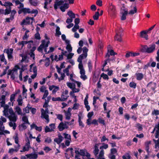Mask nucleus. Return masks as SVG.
Wrapping results in <instances>:
<instances>
[{
  "label": "nucleus",
  "instance_id": "0e129e2a",
  "mask_svg": "<svg viewBox=\"0 0 159 159\" xmlns=\"http://www.w3.org/2000/svg\"><path fill=\"white\" fill-rule=\"evenodd\" d=\"M49 126L51 129L53 131H54V129H55V124L54 123L51 124L49 125Z\"/></svg>",
  "mask_w": 159,
  "mask_h": 159
},
{
  "label": "nucleus",
  "instance_id": "58836bf2",
  "mask_svg": "<svg viewBox=\"0 0 159 159\" xmlns=\"http://www.w3.org/2000/svg\"><path fill=\"white\" fill-rule=\"evenodd\" d=\"M99 13L98 11L96 12L94 16H93V18L94 20H97L98 19Z\"/></svg>",
  "mask_w": 159,
  "mask_h": 159
},
{
  "label": "nucleus",
  "instance_id": "c9c22d12",
  "mask_svg": "<svg viewBox=\"0 0 159 159\" xmlns=\"http://www.w3.org/2000/svg\"><path fill=\"white\" fill-rule=\"evenodd\" d=\"M134 10H131L129 12L128 14L130 15H133L137 12V8L136 7H134Z\"/></svg>",
  "mask_w": 159,
  "mask_h": 159
},
{
  "label": "nucleus",
  "instance_id": "8fccbe9b",
  "mask_svg": "<svg viewBox=\"0 0 159 159\" xmlns=\"http://www.w3.org/2000/svg\"><path fill=\"white\" fill-rule=\"evenodd\" d=\"M147 34H148L146 31H142L140 32V37L142 38H143V37Z\"/></svg>",
  "mask_w": 159,
  "mask_h": 159
},
{
  "label": "nucleus",
  "instance_id": "774afa93",
  "mask_svg": "<svg viewBox=\"0 0 159 159\" xmlns=\"http://www.w3.org/2000/svg\"><path fill=\"white\" fill-rule=\"evenodd\" d=\"M157 56L156 57V59L157 61L159 62V48L157 51Z\"/></svg>",
  "mask_w": 159,
  "mask_h": 159
},
{
  "label": "nucleus",
  "instance_id": "69168bd1",
  "mask_svg": "<svg viewBox=\"0 0 159 159\" xmlns=\"http://www.w3.org/2000/svg\"><path fill=\"white\" fill-rule=\"evenodd\" d=\"M56 116H57V118L62 121L63 119V116L61 114H57Z\"/></svg>",
  "mask_w": 159,
  "mask_h": 159
},
{
  "label": "nucleus",
  "instance_id": "a878e982",
  "mask_svg": "<svg viewBox=\"0 0 159 159\" xmlns=\"http://www.w3.org/2000/svg\"><path fill=\"white\" fill-rule=\"evenodd\" d=\"M60 28L59 26H57L56 30L55 35L59 36L61 34V33L60 31Z\"/></svg>",
  "mask_w": 159,
  "mask_h": 159
},
{
  "label": "nucleus",
  "instance_id": "2eb2a0df",
  "mask_svg": "<svg viewBox=\"0 0 159 159\" xmlns=\"http://www.w3.org/2000/svg\"><path fill=\"white\" fill-rule=\"evenodd\" d=\"M45 43V40H43L42 41V43L38 48V51L39 52H42L43 51V49L44 48V43Z\"/></svg>",
  "mask_w": 159,
  "mask_h": 159
},
{
  "label": "nucleus",
  "instance_id": "1a4fd4ad",
  "mask_svg": "<svg viewBox=\"0 0 159 159\" xmlns=\"http://www.w3.org/2000/svg\"><path fill=\"white\" fill-rule=\"evenodd\" d=\"M70 40H66V48L68 52H70L72 51V47L71 46V44H70Z\"/></svg>",
  "mask_w": 159,
  "mask_h": 159
},
{
  "label": "nucleus",
  "instance_id": "603ef678",
  "mask_svg": "<svg viewBox=\"0 0 159 159\" xmlns=\"http://www.w3.org/2000/svg\"><path fill=\"white\" fill-rule=\"evenodd\" d=\"M74 55V53H70L68 54H67L66 56L67 59H71Z\"/></svg>",
  "mask_w": 159,
  "mask_h": 159
},
{
  "label": "nucleus",
  "instance_id": "09e8293b",
  "mask_svg": "<svg viewBox=\"0 0 159 159\" xmlns=\"http://www.w3.org/2000/svg\"><path fill=\"white\" fill-rule=\"evenodd\" d=\"M12 5V3L8 2H5L4 4H3V6H4L6 7L7 6H9V7H10V6Z\"/></svg>",
  "mask_w": 159,
  "mask_h": 159
},
{
  "label": "nucleus",
  "instance_id": "5701e85b",
  "mask_svg": "<svg viewBox=\"0 0 159 159\" xmlns=\"http://www.w3.org/2000/svg\"><path fill=\"white\" fill-rule=\"evenodd\" d=\"M6 51V53H7V55H11L12 54L13 49L11 48L10 49H5L4 51Z\"/></svg>",
  "mask_w": 159,
  "mask_h": 159
},
{
  "label": "nucleus",
  "instance_id": "f704fd0d",
  "mask_svg": "<svg viewBox=\"0 0 159 159\" xmlns=\"http://www.w3.org/2000/svg\"><path fill=\"white\" fill-rule=\"evenodd\" d=\"M67 85L68 87L72 89L74 87H75V84L71 83H67Z\"/></svg>",
  "mask_w": 159,
  "mask_h": 159
},
{
  "label": "nucleus",
  "instance_id": "4d7b16f0",
  "mask_svg": "<svg viewBox=\"0 0 159 159\" xmlns=\"http://www.w3.org/2000/svg\"><path fill=\"white\" fill-rule=\"evenodd\" d=\"M24 70L22 68L21 69V70L20 71V74L19 76V78L20 80H22V72L24 71Z\"/></svg>",
  "mask_w": 159,
  "mask_h": 159
},
{
  "label": "nucleus",
  "instance_id": "6e6552de",
  "mask_svg": "<svg viewBox=\"0 0 159 159\" xmlns=\"http://www.w3.org/2000/svg\"><path fill=\"white\" fill-rule=\"evenodd\" d=\"M108 52L107 54L106 55V57L107 58V60L109 61L110 60V58L109 57H110V55L111 56H114L115 54H116V53L114 52V51L113 50H108Z\"/></svg>",
  "mask_w": 159,
  "mask_h": 159
},
{
  "label": "nucleus",
  "instance_id": "e2e57ef3",
  "mask_svg": "<svg viewBox=\"0 0 159 159\" xmlns=\"http://www.w3.org/2000/svg\"><path fill=\"white\" fill-rule=\"evenodd\" d=\"M55 87L52 91L53 93H55L59 89V87L56 86Z\"/></svg>",
  "mask_w": 159,
  "mask_h": 159
},
{
  "label": "nucleus",
  "instance_id": "6ab92c4d",
  "mask_svg": "<svg viewBox=\"0 0 159 159\" xmlns=\"http://www.w3.org/2000/svg\"><path fill=\"white\" fill-rule=\"evenodd\" d=\"M67 14L70 18L73 19L75 17V14L74 13L71 11H68L67 12Z\"/></svg>",
  "mask_w": 159,
  "mask_h": 159
},
{
  "label": "nucleus",
  "instance_id": "052dcab7",
  "mask_svg": "<svg viewBox=\"0 0 159 159\" xmlns=\"http://www.w3.org/2000/svg\"><path fill=\"white\" fill-rule=\"evenodd\" d=\"M154 141L155 143V148H157V147L159 146V140H153Z\"/></svg>",
  "mask_w": 159,
  "mask_h": 159
},
{
  "label": "nucleus",
  "instance_id": "a211bd4d",
  "mask_svg": "<svg viewBox=\"0 0 159 159\" xmlns=\"http://www.w3.org/2000/svg\"><path fill=\"white\" fill-rule=\"evenodd\" d=\"M83 53L82 54L84 56V57H86L87 56V52H88V49L85 47H84L83 48Z\"/></svg>",
  "mask_w": 159,
  "mask_h": 159
},
{
  "label": "nucleus",
  "instance_id": "c03bdc74",
  "mask_svg": "<svg viewBox=\"0 0 159 159\" xmlns=\"http://www.w3.org/2000/svg\"><path fill=\"white\" fill-rule=\"evenodd\" d=\"M63 136L66 139H71L70 135L68 134L64 133L63 134Z\"/></svg>",
  "mask_w": 159,
  "mask_h": 159
},
{
  "label": "nucleus",
  "instance_id": "f3484780",
  "mask_svg": "<svg viewBox=\"0 0 159 159\" xmlns=\"http://www.w3.org/2000/svg\"><path fill=\"white\" fill-rule=\"evenodd\" d=\"M158 128L156 127V125H155L153 131L152 132V133H154L155 131V138L156 139L158 138L159 137V131H158Z\"/></svg>",
  "mask_w": 159,
  "mask_h": 159
},
{
  "label": "nucleus",
  "instance_id": "b1692460",
  "mask_svg": "<svg viewBox=\"0 0 159 159\" xmlns=\"http://www.w3.org/2000/svg\"><path fill=\"white\" fill-rule=\"evenodd\" d=\"M0 60L1 62H4L5 64L6 65L7 64V61L3 55H0Z\"/></svg>",
  "mask_w": 159,
  "mask_h": 159
},
{
  "label": "nucleus",
  "instance_id": "7ed1b4c3",
  "mask_svg": "<svg viewBox=\"0 0 159 159\" xmlns=\"http://www.w3.org/2000/svg\"><path fill=\"white\" fill-rule=\"evenodd\" d=\"M1 107H3L4 108V110L3 111L4 115L5 116H8V109H9V106L7 104H3L2 105V104H1Z\"/></svg>",
  "mask_w": 159,
  "mask_h": 159
},
{
  "label": "nucleus",
  "instance_id": "338daca9",
  "mask_svg": "<svg viewBox=\"0 0 159 159\" xmlns=\"http://www.w3.org/2000/svg\"><path fill=\"white\" fill-rule=\"evenodd\" d=\"M152 114L155 115H159V111L158 110H154L152 112Z\"/></svg>",
  "mask_w": 159,
  "mask_h": 159
},
{
  "label": "nucleus",
  "instance_id": "a18cd8bd",
  "mask_svg": "<svg viewBox=\"0 0 159 159\" xmlns=\"http://www.w3.org/2000/svg\"><path fill=\"white\" fill-rule=\"evenodd\" d=\"M104 154V151L103 150H101L100 152L99 155V157L97 158H100L102 157Z\"/></svg>",
  "mask_w": 159,
  "mask_h": 159
},
{
  "label": "nucleus",
  "instance_id": "20e7f679",
  "mask_svg": "<svg viewBox=\"0 0 159 159\" xmlns=\"http://www.w3.org/2000/svg\"><path fill=\"white\" fill-rule=\"evenodd\" d=\"M116 34L115 36V39L120 42H121V36L120 33L122 32V30H116Z\"/></svg>",
  "mask_w": 159,
  "mask_h": 159
},
{
  "label": "nucleus",
  "instance_id": "f8f14e48",
  "mask_svg": "<svg viewBox=\"0 0 159 159\" xmlns=\"http://www.w3.org/2000/svg\"><path fill=\"white\" fill-rule=\"evenodd\" d=\"M26 156L30 159H36L38 157V155L36 153H31L27 154Z\"/></svg>",
  "mask_w": 159,
  "mask_h": 159
},
{
  "label": "nucleus",
  "instance_id": "f03ea898",
  "mask_svg": "<svg viewBox=\"0 0 159 159\" xmlns=\"http://www.w3.org/2000/svg\"><path fill=\"white\" fill-rule=\"evenodd\" d=\"M41 117L42 118L45 119L46 120L47 123H48L49 121V116L48 115V108H47L45 110H44V109L42 108L41 109Z\"/></svg>",
  "mask_w": 159,
  "mask_h": 159
},
{
  "label": "nucleus",
  "instance_id": "0eeeda50",
  "mask_svg": "<svg viewBox=\"0 0 159 159\" xmlns=\"http://www.w3.org/2000/svg\"><path fill=\"white\" fill-rule=\"evenodd\" d=\"M156 45L155 44H152L148 48L147 53H151L155 49Z\"/></svg>",
  "mask_w": 159,
  "mask_h": 159
},
{
  "label": "nucleus",
  "instance_id": "a19ab883",
  "mask_svg": "<svg viewBox=\"0 0 159 159\" xmlns=\"http://www.w3.org/2000/svg\"><path fill=\"white\" fill-rule=\"evenodd\" d=\"M111 59H110V60L109 61H108L107 60V59L105 60V62H104V64L103 65V68L102 69V70L103 71H107L108 70V69L107 70H105L104 69V66H105L107 64V61H108V62H109L110 61H111Z\"/></svg>",
  "mask_w": 159,
  "mask_h": 159
},
{
  "label": "nucleus",
  "instance_id": "ea45409f",
  "mask_svg": "<svg viewBox=\"0 0 159 159\" xmlns=\"http://www.w3.org/2000/svg\"><path fill=\"white\" fill-rule=\"evenodd\" d=\"M5 98H6V96L5 95H2V96H1V104H2V105L3 104H5Z\"/></svg>",
  "mask_w": 159,
  "mask_h": 159
},
{
  "label": "nucleus",
  "instance_id": "864d4df0",
  "mask_svg": "<svg viewBox=\"0 0 159 159\" xmlns=\"http://www.w3.org/2000/svg\"><path fill=\"white\" fill-rule=\"evenodd\" d=\"M44 92V93L42 97L43 99L47 97L48 94V90H45Z\"/></svg>",
  "mask_w": 159,
  "mask_h": 159
},
{
  "label": "nucleus",
  "instance_id": "bb28decb",
  "mask_svg": "<svg viewBox=\"0 0 159 159\" xmlns=\"http://www.w3.org/2000/svg\"><path fill=\"white\" fill-rule=\"evenodd\" d=\"M17 74L18 73L17 72V70L16 69L14 70L12 73L11 75V78L13 80H14L15 79L16 75H17Z\"/></svg>",
  "mask_w": 159,
  "mask_h": 159
},
{
  "label": "nucleus",
  "instance_id": "423d86ee",
  "mask_svg": "<svg viewBox=\"0 0 159 159\" xmlns=\"http://www.w3.org/2000/svg\"><path fill=\"white\" fill-rule=\"evenodd\" d=\"M27 143H25V146L23 147L22 150H20L21 152H24L26 151H28L30 148V140H27Z\"/></svg>",
  "mask_w": 159,
  "mask_h": 159
},
{
  "label": "nucleus",
  "instance_id": "5fc2aeb1",
  "mask_svg": "<svg viewBox=\"0 0 159 159\" xmlns=\"http://www.w3.org/2000/svg\"><path fill=\"white\" fill-rule=\"evenodd\" d=\"M18 150H19L18 147L16 148L15 149H14L13 148H10L9 150V152L12 153L14 151L17 152L18 151Z\"/></svg>",
  "mask_w": 159,
  "mask_h": 159
},
{
  "label": "nucleus",
  "instance_id": "39448f33",
  "mask_svg": "<svg viewBox=\"0 0 159 159\" xmlns=\"http://www.w3.org/2000/svg\"><path fill=\"white\" fill-rule=\"evenodd\" d=\"M58 128L59 130L60 131H62L65 129H67L68 128V125H66V124L65 122L64 123L63 122H61L60 123L58 126Z\"/></svg>",
  "mask_w": 159,
  "mask_h": 159
},
{
  "label": "nucleus",
  "instance_id": "72a5a7b5",
  "mask_svg": "<svg viewBox=\"0 0 159 159\" xmlns=\"http://www.w3.org/2000/svg\"><path fill=\"white\" fill-rule=\"evenodd\" d=\"M22 120L25 122L24 123H27L29 125L30 124L28 121V118L27 116H24L22 118Z\"/></svg>",
  "mask_w": 159,
  "mask_h": 159
},
{
  "label": "nucleus",
  "instance_id": "9b49d317",
  "mask_svg": "<svg viewBox=\"0 0 159 159\" xmlns=\"http://www.w3.org/2000/svg\"><path fill=\"white\" fill-rule=\"evenodd\" d=\"M30 127L31 129H35L36 130L39 131H41L42 129V126L38 127L35 124L33 123L30 125Z\"/></svg>",
  "mask_w": 159,
  "mask_h": 159
},
{
  "label": "nucleus",
  "instance_id": "680f3d73",
  "mask_svg": "<svg viewBox=\"0 0 159 159\" xmlns=\"http://www.w3.org/2000/svg\"><path fill=\"white\" fill-rule=\"evenodd\" d=\"M38 11L37 10L33 9L31 11H30V13L32 14H35V15H34V17L36 15L38 14Z\"/></svg>",
  "mask_w": 159,
  "mask_h": 159
},
{
  "label": "nucleus",
  "instance_id": "2f4dec72",
  "mask_svg": "<svg viewBox=\"0 0 159 159\" xmlns=\"http://www.w3.org/2000/svg\"><path fill=\"white\" fill-rule=\"evenodd\" d=\"M29 0L30 3L31 5L34 6H36L37 5L38 3L37 1L33 0Z\"/></svg>",
  "mask_w": 159,
  "mask_h": 159
},
{
  "label": "nucleus",
  "instance_id": "49530a36",
  "mask_svg": "<svg viewBox=\"0 0 159 159\" xmlns=\"http://www.w3.org/2000/svg\"><path fill=\"white\" fill-rule=\"evenodd\" d=\"M88 65L89 70V71H91L92 68V66L91 64V61L90 60L89 61Z\"/></svg>",
  "mask_w": 159,
  "mask_h": 159
},
{
  "label": "nucleus",
  "instance_id": "393cba45",
  "mask_svg": "<svg viewBox=\"0 0 159 159\" xmlns=\"http://www.w3.org/2000/svg\"><path fill=\"white\" fill-rule=\"evenodd\" d=\"M87 152L86 150L83 149H80V155L82 156V157H84L85 156H86V152Z\"/></svg>",
  "mask_w": 159,
  "mask_h": 159
},
{
  "label": "nucleus",
  "instance_id": "c85d7f7f",
  "mask_svg": "<svg viewBox=\"0 0 159 159\" xmlns=\"http://www.w3.org/2000/svg\"><path fill=\"white\" fill-rule=\"evenodd\" d=\"M79 69L80 70V73L81 74L85 73V71L83 65L78 66Z\"/></svg>",
  "mask_w": 159,
  "mask_h": 159
},
{
  "label": "nucleus",
  "instance_id": "de8ad7c7",
  "mask_svg": "<svg viewBox=\"0 0 159 159\" xmlns=\"http://www.w3.org/2000/svg\"><path fill=\"white\" fill-rule=\"evenodd\" d=\"M79 105H80L79 103H75L72 108V109L74 110L78 109L79 108Z\"/></svg>",
  "mask_w": 159,
  "mask_h": 159
},
{
  "label": "nucleus",
  "instance_id": "9d476101",
  "mask_svg": "<svg viewBox=\"0 0 159 159\" xmlns=\"http://www.w3.org/2000/svg\"><path fill=\"white\" fill-rule=\"evenodd\" d=\"M30 21L31 20H30V17H26L25 19H24L23 20L21 23V25H24L31 24V22Z\"/></svg>",
  "mask_w": 159,
  "mask_h": 159
},
{
  "label": "nucleus",
  "instance_id": "37998d69",
  "mask_svg": "<svg viewBox=\"0 0 159 159\" xmlns=\"http://www.w3.org/2000/svg\"><path fill=\"white\" fill-rule=\"evenodd\" d=\"M34 38L37 40H40L41 37L39 32H37L34 35Z\"/></svg>",
  "mask_w": 159,
  "mask_h": 159
},
{
  "label": "nucleus",
  "instance_id": "412c9836",
  "mask_svg": "<svg viewBox=\"0 0 159 159\" xmlns=\"http://www.w3.org/2000/svg\"><path fill=\"white\" fill-rule=\"evenodd\" d=\"M63 4L61 3L60 1H55V3L54 5V9L55 10L57 9L58 8V6H60L61 5H62Z\"/></svg>",
  "mask_w": 159,
  "mask_h": 159
},
{
  "label": "nucleus",
  "instance_id": "13d9d810",
  "mask_svg": "<svg viewBox=\"0 0 159 159\" xmlns=\"http://www.w3.org/2000/svg\"><path fill=\"white\" fill-rule=\"evenodd\" d=\"M117 152V150L116 148H113L111 150V155L116 153Z\"/></svg>",
  "mask_w": 159,
  "mask_h": 159
},
{
  "label": "nucleus",
  "instance_id": "e433bc0d",
  "mask_svg": "<svg viewBox=\"0 0 159 159\" xmlns=\"http://www.w3.org/2000/svg\"><path fill=\"white\" fill-rule=\"evenodd\" d=\"M129 86L130 87L135 89L136 87V84L134 82H131L129 84Z\"/></svg>",
  "mask_w": 159,
  "mask_h": 159
},
{
  "label": "nucleus",
  "instance_id": "aec40b11",
  "mask_svg": "<svg viewBox=\"0 0 159 159\" xmlns=\"http://www.w3.org/2000/svg\"><path fill=\"white\" fill-rule=\"evenodd\" d=\"M65 116H66V119L67 120H69L70 119L71 114L70 112V111H64Z\"/></svg>",
  "mask_w": 159,
  "mask_h": 159
},
{
  "label": "nucleus",
  "instance_id": "4468645a",
  "mask_svg": "<svg viewBox=\"0 0 159 159\" xmlns=\"http://www.w3.org/2000/svg\"><path fill=\"white\" fill-rule=\"evenodd\" d=\"M16 112H17V114L19 115H21V116H24L25 113H23L22 112V111L21 108L18 106H16L15 108Z\"/></svg>",
  "mask_w": 159,
  "mask_h": 159
},
{
  "label": "nucleus",
  "instance_id": "bf43d9fd",
  "mask_svg": "<svg viewBox=\"0 0 159 159\" xmlns=\"http://www.w3.org/2000/svg\"><path fill=\"white\" fill-rule=\"evenodd\" d=\"M148 47L147 45H145L142 47V51L143 52H147Z\"/></svg>",
  "mask_w": 159,
  "mask_h": 159
},
{
  "label": "nucleus",
  "instance_id": "7c9ffc66",
  "mask_svg": "<svg viewBox=\"0 0 159 159\" xmlns=\"http://www.w3.org/2000/svg\"><path fill=\"white\" fill-rule=\"evenodd\" d=\"M79 29V25H75L74 26L72 29V31L73 32H76L77 30Z\"/></svg>",
  "mask_w": 159,
  "mask_h": 159
},
{
  "label": "nucleus",
  "instance_id": "4be33fe9",
  "mask_svg": "<svg viewBox=\"0 0 159 159\" xmlns=\"http://www.w3.org/2000/svg\"><path fill=\"white\" fill-rule=\"evenodd\" d=\"M121 13H125L127 12V13H128V10L125 8L124 4H122V6L121 8Z\"/></svg>",
  "mask_w": 159,
  "mask_h": 159
},
{
  "label": "nucleus",
  "instance_id": "dca6fc26",
  "mask_svg": "<svg viewBox=\"0 0 159 159\" xmlns=\"http://www.w3.org/2000/svg\"><path fill=\"white\" fill-rule=\"evenodd\" d=\"M138 80H141L143 78V75L142 73L137 72L135 74Z\"/></svg>",
  "mask_w": 159,
  "mask_h": 159
},
{
  "label": "nucleus",
  "instance_id": "3c124183",
  "mask_svg": "<svg viewBox=\"0 0 159 159\" xmlns=\"http://www.w3.org/2000/svg\"><path fill=\"white\" fill-rule=\"evenodd\" d=\"M45 132L46 133L48 132H52V131L51 129V128H49V127L48 126H46L45 128Z\"/></svg>",
  "mask_w": 159,
  "mask_h": 159
},
{
  "label": "nucleus",
  "instance_id": "79ce46f5",
  "mask_svg": "<svg viewBox=\"0 0 159 159\" xmlns=\"http://www.w3.org/2000/svg\"><path fill=\"white\" fill-rule=\"evenodd\" d=\"M101 77H102V78L104 80H108L109 79V77L108 76L103 73L101 74Z\"/></svg>",
  "mask_w": 159,
  "mask_h": 159
},
{
  "label": "nucleus",
  "instance_id": "cd10ccee",
  "mask_svg": "<svg viewBox=\"0 0 159 159\" xmlns=\"http://www.w3.org/2000/svg\"><path fill=\"white\" fill-rule=\"evenodd\" d=\"M30 108H31V107H30L29 105L28 104L25 108L23 109V111L25 112V113H28L29 112V111Z\"/></svg>",
  "mask_w": 159,
  "mask_h": 159
},
{
  "label": "nucleus",
  "instance_id": "6e6d98bb",
  "mask_svg": "<svg viewBox=\"0 0 159 159\" xmlns=\"http://www.w3.org/2000/svg\"><path fill=\"white\" fill-rule=\"evenodd\" d=\"M80 77L84 80H85L87 78V76L85 75V73L81 74Z\"/></svg>",
  "mask_w": 159,
  "mask_h": 159
},
{
  "label": "nucleus",
  "instance_id": "f257e3e1",
  "mask_svg": "<svg viewBox=\"0 0 159 159\" xmlns=\"http://www.w3.org/2000/svg\"><path fill=\"white\" fill-rule=\"evenodd\" d=\"M11 121L9 123V125L11 127H13V129L15 130L16 127V125L15 122L16 121L18 117L17 115L14 113L8 116H6Z\"/></svg>",
  "mask_w": 159,
  "mask_h": 159
},
{
  "label": "nucleus",
  "instance_id": "c756f323",
  "mask_svg": "<svg viewBox=\"0 0 159 159\" xmlns=\"http://www.w3.org/2000/svg\"><path fill=\"white\" fill-rule=\"evenodd\" d=\"M22 11L24 13H30V9L29 8H23Z\"/></svg>",
  "mask_w": 159,
  "mask_h": 159
},
{
  "label": "nucleus",
  "instance_id": "4c0bfd02",
  "mask_svg": "<svg viewBox=\"0 0 159 159\" xmlns=\"http://www.w3.org/2000/svg\"><path fill=\"white\" fill-rule=\"evenodd\" d=\"M122 14V16H121V20H125L126 19V16L128 14V13H121Z\"/></svg>",
  "mask_w": 159,
  "mask_h": 159
},
{
  "label": "nucleus",
  "instance_id": "ddd939ff",
  "mask_svg": "<svg viewBox=\"0 0 159 159\" xmlns=\"http://www.w3.org/2000/svg\"><path fill=\"white\" fill-rule=\"evenodd\" d=\"M86 58V57H84L83 54H81L79 56L77 59V61L79 62L78 66H83L82 60L83 59H84Z\"/></svg>",
  "mask_w": 159,
  "mask_h": 159
},
{
  "label": "nucleus",
  "instance_id": "473e14b6",
  "mask_svg": "<svg viewBox=\"0 0 159 159\" xmlns=\"http://www.w3.org/2000/svg\"><path fill=\"white\" fill-rule=\"evenodd\" d=\"M11 7H9L8 8H7L5 9L4 14L5 15H7L9 14L11 12Z\"/></svg>",
  "mask_w": 159,
  "mask_h": 159
}]
</instances>
